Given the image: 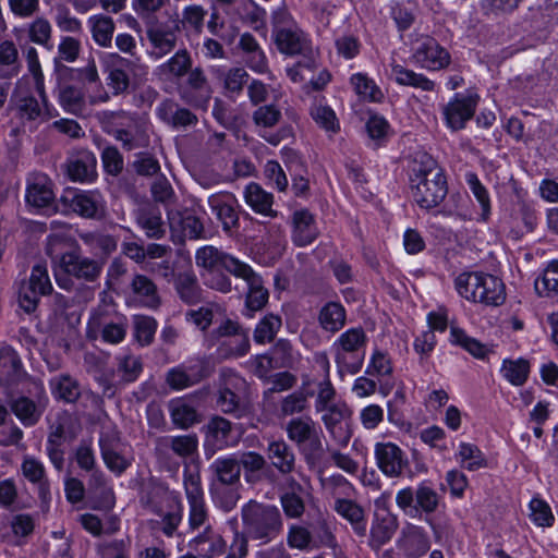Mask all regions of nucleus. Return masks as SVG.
<instances>
[{
	"label": "nucleus",
	"mask_w": 558,
	"mask_h": 558,
	"mask_svg": "<svg viewBox=\"0 0 558 558\" xmlns=\"http://www.w3.org/2000/svg\"><path fill=\"white\" fill-rule=\"evenodd\" d=\"M500 373L511 385L522 386L527 380L530 363L524 359H507L502 362Z\"/></svg>",
	"instance_id": "nucleus-54"
},
{
	"label": "nucleus",
	"mask_w": 558,
	"mask_h": 558,
	"mask_svg": "<svg viewBox=\"0 0 558 558\" xmlns=\"http://www.w3.org/2000/svg\"><path fill=\"white\" fill-rule=\"evenodd\" d=\"M126 319L123 316L111 315L105 307H98L88 320V337L97 338L111 344L120 343L126 336Z\"/></svg>",
	"instance_id": "nucleus-12"
},
{
	"label": "nucleus",
	"mask_w": 558,
	"mask_h": 558,
	"mask_svg": "<svg viewBox=\"0 0 558 558\" xmlns=\"http://www.w3.org/2000/svg\"><path fill=\"white\" fill-rule=\"evenodd\" d=\"M179 33V23L173 22L172 25L162 22L149 24L146 35L153 48L150 54L156 59H161L170 53L177 47Z\"/></svg>",
	"instance_id": "nucleus-18"
},
{
	"label": "nucleus",
	"mask_w": 558,
	"mask_h": 558,
	"mask_svg": "<svg viewBox=\"0 0 558 558\" xmlns=\"http://www.w3.org/2000/svg\"><path fill=\"white\" fill-rule=\"evenodd\" d=\"M35 520L28 513H15L8 520V531L4 538L14 546L24 545L34 533Z\"/></svg>",
	"instance_id": "nucleus-36"
},
{
	"label": "nucleus",
	"mask_w": 558,
	"mask_h": 558,
	"mask_svg": "<svg viewBox=\"0 0 558 558\" xmlns=\"http://www.w3.org/2000/svg\"><path fill=\"white\" fill-rule=\"evenodd\" d=\"M64 210H71L84 218H100L105 214L106 203L101 193L94 191L65 190L60 198Z\"/></svg>",
	"instance_id": "nucleus-13"
},
{
	"label": "nucleus",
	"mask_w": 558,
	"mask_h": 558,
	"mask_svg": "<svg viewBox=\"0 0 558 558\" xmlns=\"http://www.w3.org/2000/svg\"><path fill=\"white\" fill-rule=\"evenodd\" d=\"M465 182L470 191L481 206V220L487 221L490 216V197L487 189L482 184L478 177L474 172L465 173Z\"/></svg>",
	"instance_id": "nucleus-55"
},
{
	"label": "nucleus",
	"mask_w": 558,
	"mask_h": 558,
	"mask_svg": "<svg viewBox=\"0 0 558 558\" xmlns=\"http://www.w3.org/2000/svg\"><path fill=\"white\" fill-rule=\"evenodd\" d=\"M311 494L281 493L280 505L288 519H300L305 513V499Z\"/></svg>",
	"instance_id": "nucleus-62"
},
{
	"label": "nucleus",
	"mask_w": 558,
	"mask_h": 558,
	"mask_svg": "<svg viewBox=\"0 0 558 558\" xmlns=\"http://www.w3.org/2000/svg\"><path fill=\"white\" fill-rule=\"evenodd\" d=\"M246 204L255 211L265 216L275 217L277 213L272 209L274 196L266 192L259 184L250 183L244 191Z\"/></svg>",
	"instance_id": "nucleus-41"
},
{
	"label": "nucleus",
	"mask_w": 558,
	"mask_h": 558,
	"mask_svg": "<svg viewBox=\"0 0 558 558\" xmlns=\"http://www.w3.org/2000/svg\"><path fill=\"white\" fill-rule=\"evenodd\" d=\"M345 319V310L338 302H328L322 307L318 315L320 327L329 332L339 331L344 326Z\"/></svg>",
	"instance_id": "nucleus-48"
},
{
	"label": "nucleus",
	"mask_w": 558,
	"mask_h": 558,
	"mask_svg": "<svg viewBox=\"0 0 558 558\" xmlns=\"http://www.w3.org/2000/svg\"><path fill=\"white\" fill-rule=\"evenodd\" d=\"M477 106V96L457 93L452 99L442 107L446 125L452 131L462 130L465 123L474 116Z\"/></svg>",
	"instance_id": "nucleus-17"
},
{
	"label": "nucleus",
	"mask_w": 558,
	"mask_h": 558,
	"mask_svg": "<svg viewBox=\"0 0 558 558\" xmlns=\"http://www.w3.org/2000/svg\"><path fill=\"white\" fill-rule=\"evenodd\" d=\"M299 449L304 458V461L311 470H322L323 461L325 458V449L320 439V435L306 441L300 446Z\"/></svg>",
	"instance_id": "nucleus-60"
},
{
	"label": "nucleus",
	"mask_w": 558,
	"mask_h": 558,
	"mask_svg": "<svg viewBox=\"0 0 558 558\" xmlns=\"http://www.w3.org/2000/svg\"><path fill=\"white\" fill-rule=\"evenodd\" d=\"M241 519L246 536L262 545L275 541L283 530V518L279 508L254 499L242 506Z\"/></svg>",
	"instance_id": "nucleus-4"
},
{
	"label": "nucleus",
	"mask_w": 558,
	"mask_h": 558,
	"mask_svg": "<svg viewBox=\"0 0 558 558\" xmlns=\"http://www.w3.org/2000/svg\"><path fill=\"white\" fill-rule=\"evenodd\" d=\"M186 86L199 94L198 97H193L189 92H183V98L194 106H203L209 99L210 88L204 71L201 68L192 69L186 73Z\"/></svg>",
	"instance_id": "nucleus-45"
},
{
	"label": "nucleus",
	"mask_w": 558,
	"mask_h": 558,
	"mask_svg": "<svg viewBox=\"0 0 558 558\" xmlns=\"http://www.w3.org/2000/svg\"><path fill=\"white\" fill-rule=\"evenodd\" d=\"M241 486L209 484V495L214 506L226 513L232 511L241 498Z\"/></svg>",
	"instance_id": "nucleus-42"
},
{
	"label": "nucleus",
	"mask_w": 558,
	"mask_h": 558,
	"mask_svg": "<svg viewBox=\"0 0 558 558\" xmlns=\"http://www.w3.org/2000/svg\"><path fill=\"white\" fill-rule=\"evenodd\" d=\"M374 457L379 471L389 478L401 477L409 470L407 453L395 442L379 441L374 446Z\"/></svg>",
	"instance_id": "nucleus-14"
},
{
	"label": "nucleus",
	"mask_w": 558,
	"mask_h": 558,
	"mask_svg": "<svg viewBox=\"0 0 558 558\" xmlns=\"http://www.w3.org/2000/svg\"><path fill=\"white\" fill-rule=\"evenodd\" d=\"M412 194L424 209L437 207L447 195V181L437 161L428 154H418L412 169Z\"/></svg>",
	"instance_id": "nucleus-2"
},
{
	"label": "nucleus",
	"mask_w": 558,
	"mask_h": 558,
	"mask_svg": "<svg viewBox=\"0 0 558 558\" xmlns=\"http://www.w3.org/2000/svg\"><path fill=\"white\" fill-rule=\"evenodd\" d=\"M308 407V393L306 389L301 388L288 396L280 402V413L283 416H291L302 413Z\"/></svg>",
	"instance_id": "nucleus-64"
},
{
	"label": "nucleus",
	"mask_w": 558,
	"mask_h": 558,
	"mask_svg": "<svg viewBox=\"0 0 558 558\" xmlns=\"http://www.w3.org/2000/svg\"><path fill=\"white\" fill-rule=\"evenodd\" d=\"M282 325L281 318L275 314L265 315L256 325L253 333L254 341L259 344L271 342Z\"/></svg>",
	"instance_id": "nucleus-56"
},
{
	"label": "nucleus",
	"mask_w": 558,
	"mask_h": 558,
	"mask_svg": "<svg viewBox=\"0 0 558 558\" xmlns=\"http://www.w3.org/2000/svg\"><path fill=\"white\" fill-rule=\"evenodd\" d=\"M128 289L130 301L136 305L157 310L161 304L157 284L146 275H133Z\"/></svg>",
	"instance_id": "nucleus-20"
},
{
	"label": "nucleus",
	"mask_w": 558,
	"mask_h": 558,
	"mask_svg": "<svg viewBox=\"0 0 558 558\" xmlns=\"http://www.w3.org/2000/svg\"><path fill=\"white\" fill-rule=\"evenodd\" d=\"M235 277L243 279L247 284L246 308L251 312L260 311L267 304L269 298L262 277L248 264L242 266V269Z\"/></svg>",
	"instance_id": "nucleus-23"
},
{
	"label": "nucleus",
	"mask_w": 558,
	"mask_h": 558,
	"mask_svg": "<svg viewBox=\"0 0 558 558\" xmlns=\"http://www.w3.org/2000/svg\"><path fill=\"white\" fill-rule=\"evenodd\" d=\"M192 57L186 49L178 50L170 59L157 68L158 73L168 80H178L186 75L192 68Z\"/></svg>",
	"instance_id": "nucleus-44"
},
{
	"label": "nucleus",
	"mask_w": 558,
	"mask_h": 558,
	"mask_svg": "<svg viewBox=\"0 0 558 558\" xmlns=\"http://www.w3.org/2000/svg\"><path fill=\"white\" fill-rule=\"evenodd\" d=\"M302 388L306 389L308 397H314V409L316 413L332 407V404L342 402L338 400L336 388L330 378L306 377L302 381Z\"/></svg>",
	"instance_id": "nucleus-24"
},
{
	"label": "nucleus",
	"mask_w": 558,
	"mask_h": 558,
	"mask_svg": "<svg viewBox=\"0 0 558 558\" xmlns=\"http://www.w3.org/2000/svg\"><path fill=\"white\" fill-rule=\"evenodd\" d=\"M27 32L28 38L32 43L44 47H50L52 26L46 17L38 16L28 24Z\"/></svg>",
	"instance_id": "nucleus-63"
},
{
	"label": "nucleus",
	"mask_w": 558,
	"mask_h": 558,
	"mask_svg": "<svg viewBox=\"0 0 558 558\" xmlns=\"http://www.w3.org/2000/svg\"><path fill=\"white\" fill-rule=\"evenodd\" d=\"M21 471L29 483L38 486L39 498L47 502L50 499V488L44 463L35 457L25 456L21 464Z\"/></svg>",
	"instance_id": "nucleus-33"
},
{
	"label": "nucleus",
	"mask_w": 558,
	"mask_h": 558,
	"mask_svg": "<svg viewBox=\"0 0 558 558\" xmlns=\"http://www.w3.org/2000/svg\"><path fill=\"white\" fill-rule=\"evenodd\" d=\"M239 48L243 53L245 64L257 74H268L269 78H272V74L269 71L268 59L251 33H244L241 35L239 40Z\"/></svg>",
	"instance_id": "nucleus-25"
},
{
	"label": "nucleus",
	"mask_w": 558,
	"mask_h": 558,
	"mask_svg": "<svg viewBox=\"0 0 558 558\" xmlns=\"http://www.w3.org/2000/svg\"><path fill=\"white\" fill-rule=\"evenodd\" d=\"M7 373L5 390L11 412L26 426H34L40 420L48 398L41 380L28 375L17 353L11 347H2Z\"/></svg>",
	"instance_id": "nucleus-1"
},
{
	"label": "nucleus",
	"mask_w": 558,
	"mask_h": 558,
	"mask_svg": "<svg viewBox=\"0 0 558 558\" xmlns=\"http://www.w3.org/2000/svg\"><path fill=\"white\" fill-rule=\"evenodd\" d=\"M396 504L405 515L415 518L422 512L434 513L439 506V495L427 482H421L415 489L407 486L398 490Z\"/></svg>",
	"instance_id": "nucleus-11"
},
{
	"label": "nucleus",
	"mask_w": 558,
	"mask_h": 558,
	"mask_svg": "<svg viewBox=\"0 0 558 558\" xmlns=\"http://www.w3.org/2000/svg\"><path fill=\"white\" fill-rule=\"evenodd\" d=\"M14 110L27 120H35L41 114V107L29 92V81L22 77L17 81L15 90L11 97Z\"/></svg>",
	"instance_id": "nucleus-29"
},
{
	"label": "nucleus",
	"mask_w": 558,
	"mask_h": 558,
	"mask_svg": "<svg viewBox=\"0 0 558 558\" xmlns=\"http://www.w3.org/2000/svg\"><path fill=\"white\" fill-rule=\"evenodd\" d=\"M272 37L278 50L287 56H307L312 48L306 34L286 10L272 14Z\"/></svg>",
	"instance_id": "nucleus-8"
},
{
	"label": "nucleus",
	"mask_w": 558,
	"mask_h": 558,
	"mask_svg": "<svg viewBox=\"0 0 558 558\" xmlns=\"http://www.w3.org/2000/svg\"><path fill=\"white\" fill-rule=\"evenodd\" d=\"M209 472L210 484L241 485V469L235 454L215 459L209 465Z\"/></svg>",
	"instance_id": "nucleus-28"
},
{
	"label": "nucleus",
	"mask_w": 558,
	"mask_h": 558,
	"mask_svg": "<svg viewBox=\"0 0 558 558\" xmlns=\"http://www.w3.org/2000/svg\"><path fill=\"white\" fill-rule=\"evenodd\" d=\"M78 236L94 256H107L117 248L114 238L108 234L82 232Z\"/></svg>",
	"instance_id": "nucleus-50"
},
{
	"label": "nucleus",
	"mask_w": 558,
	"mask_h": 558,
	"mask_svg": "<svg viewBox=\"0 0 558 558\" xmlns=\"http://www.w3.org/2000/svg\"><path fill=\"white\" fill-rule=\"evenodd\" d=\"M195 264L202 268V272L218 270L221 267L235 277L246 263L216 246L205 245L196 251Z\"/></svg>",
	"instance_id": "nucleus-16"
},
{
	"label": "nucleus",
	"mask_w": 558,
	"mask_h": 558,
	"mask_svg": "<svg viewBox=\"0 0 558 558\" xmlns=\"http://www.w3.org/2000/svg\"><path fill=\"white\" fill-rule=\"evenodd\" d=\"M458 293L468 301L486 305H500L505 299V286L497 277L484 272H463L456 278Z\"/></svg>",
	"instance_id": "nucleus-6"
},
{
	"label": "nucleus",
	"mask_w": 558,
	"mask_h": 558,
	"mask_svg": "<svg viewBox=\"0 0 558 558\" xmlns=\"http://www.w3.org/2000/svg\"><path fill=\"white\" fill-rule=\"evenodd\" d=\"M26 202L37 208H48L54 201L52 183L44 173H35L28 179Z\"/></svg>",
	"instance_id": "nucleus-27"
},
{
	"label": "nucleus",
	"mask_w": 558,
	"mask_h": 558,
	"mask_svg": "<svg viewBox=\"0 0 558 558\" xmlns=\"http://www.w3.org/2000/svg\"><path fill=\"white\" fill-rule=\"evenodd\" d=\"M288 438L298 447L319 435L316 423L311 417H295L286 426Z\"/></svg>",
	"instance_id": "nucleus-46"
},
{
	"label": "nucleus",
	"mask_w": 558,
	"mask_h": 558,
	"mask_svg": "<svg viewBox=\"0 0 558 558\" xmlns=\"http://www.w3.org/2000/svg\"><path fill=\"white\" fill-rule=\"evenodd\" d=\"M134 216L137 226L145 232L147 238L161 239L166 234V223L162 220L159 208L144 205L135 210Z\"/></svg>",
	"instance_id": "nucleus-31"
},
{
	"label": "nucleus",
	"mask_w": 558,
	"mask_h": 558,
	"mask_svg": "<svg viewBox=\"0 0 558 558\" xmlns=\"http://www.w3.org/2000/svg\"><path fill=\"white\" fill-rule=\"evenodd\" d=\"M413 61L429 71H439L450 63L449 52L430 36H422L413 47Z\"/></svg>",
	"instance_id": "nucleus-15"
},
{
	"label": "nucleus",
	"mask_w": 558,
	"mask_h": 558,
	"mask_svg": "<svg viewBox=\"0 0 558 558\" xmlns=\"http://www.w3.org/2000/svg\"><path fill=\"white\" fill-rule=\"evenodd\" d=\"M174 289L182 302L192 305L202 301V289L192 272H181L174 280Z\"/></svg>",
	"instance_id": "nucleus-47"
},
{
	"label": "nucleus",
	"mask_w": 558,
	"mask_h": 558,
	"mask_svg": "<svg viewBox=\"0 0 558 558\" xmlns=\"http://www.w3.org/2000/svg\"><path fill=\"white\" fill-rule=\"evenodd\" d=\"M450 341L456 345H460L477 359H483L487 353V349L484 344L475 338L468 336L463 329L456 326H451L450 328Z\"/></svg>",
	"instance_id": "nucleus-58"
},
{
	"label": "nucleus",
	"mask_w": 558,
	"mask_h": 558,
	"mask_svg": "<svg viewBox=\"0 0 558 558\" xmlns=\"http://www.w3.org/2000/svg\"><path fill=\"white\" fill-rule=\"evenodd\" d=\"M391 73L399 85L411 86L424 92H432L435 88V83L424 74L416 73L401 64H393Z\"/></svg>",
	"instance_id": "nucleus-49"
},
{
	"label": "nucleus",
	"mask_w": 558,
	"mask_h": 558,
	"mask_svg": "<svg viewBox=\"0 0 558 558\" xmlns=\"http://www.w3.org/2000/svg\"><path fill=\"white\" fill-rule=\"evenodd\" d=\"M535 291L539 296H558V259L550 262L535 280Z\"/></svg>",
	"instance_id": "nucleus-51"
},
{
	"label": "nucleus",
	"mask_w": 558,
	"mask_h": 558,
	"mask_svg": "<svg viewBox=\"0 0 558 558\" xmlns=\"http://www.w3.org/2000/svg\"><path fill=\"white\" fill-rule=\"evenodd\" d=\"M203 347L207 350L215 348L213 357L219 362L240 359L251 349L248 330L238 322L225 318L216 328L204 335Z\"/></svg>",
	"instance_id": "nucleus-5"
},
{
	"label": "nucleus",
	"mask_w": 558,
	"mask_h": 558,
	"mask_svg": "<svg viewBox=\"0 0 558 558\" xmlns=\"http://www.w3.org/2000/svg\"><path fill=\"white\" fill-rule=\"evenodd\" d=\"M333 508L339 515L351 523L357 535H366L365 514L360 505L349 498H337Z\"/></svg>",
	"instance_id": "nucleus-39"
},
{
	"label": "nucleus",
	"mask_w": 558,
	"mask_h": 558,
	"mask_svg": "<svg viewBox=\"0 0 558 558\" xmlns=\"http://www.w3.org/2000/svg\"><path fill=\"white\" fill-rule=\"evenodd\" d=\"M198 439L196 435L166 436L157 440V450L165 452L171 449L181 458L191 457L197 450Z\"/></svg>",
	"instance_id": "nucleus-43"
},
{
	"label": "nucleus",
	"mask_w": 558,
	"mask_h": 558,
	"mask_svg": "<svg viewBox=\"0 0 558 558\" xmlns=\"http://www.w3.org/2000/svg\"><path fill=\"white\" fill-rule=\"evenodd\" d=\"M350 83L357 96L363 100L379 102L384 98L381 89L366 74H353L350 78Z\"/></svg>",
	"instance_id": "nucleus-52"
},
{
	"label": "nucleus",
	"mask_w": 558,
	"mask_h": 558,
	"mask_svg": "<svg viewBox=\"0 0 558 558\" xmlns=\"http://www.w3.org/2000/svg\"><path fill=\"white\" fill-rule=\"evenodd\" d=\"M168 409L172 423L181 429H187L199 421L196 407L192 400L185 398L172 399L169 401Z\"/></svg>",
	"instance_id": "nucleus-38"
},
{
	"label": "nucleus",
	"mask_w": 558,
	"mask_h": 558,
	"mask_svg": "<svg viewBox=\"0 0 558 558\" xmlns=\"http://www.w3.org/2000/svg\"><path fill=\"white\" fill-rule=\"evenodd\" d=\"M136 62L132 59L121 57L118 53H108L105 59V72L107 73V85L113 95H120L130 86L129 71H132Z\"/></svg>",
	"instance_id": "nucleus-19"
},
{
	"label": "nucleus",
	"mask_w": 558,
	"mask_h": 558,
	"mask_svg": "<svg viewBox=\"0 0 558 558\" xmlns=\"http://www.w3.org/2000/svg\"><path fill=\"white\" fill-rule=\"evenodd\" d=\"M189 547L202 558H216L226 553L227 542L213 526H207L189 541Z\"/></svg>",
	"instance_id": "nucleus-22"
},
{
	"label": "nucleus",
	"mask_w": 558,
	"mask_h": 558,
	"mask_svg": "<svg viewBox=\"0 0 558 558\" xmlns=\"http://www.w3.org/2000/svg\"><path fill=\"white\" fill-rule=\"evenodd\" d=\"M457 458L460 465L468 471H477L487 465V460L481 449L470 442L459 445Z\"/></svg>",
	"instance_id": "nucleus-53"
},
{
	"label": "nucleus",
	"mask_w": 558,
	"mask_h": 558,
	"mask_svg": "<svg viewBox=\"0 0 558 558\" xmlns=\"http://www.w3.org/2000/svg\"><path fill=\"white\" fill-rule=\"evenodd\" d=\"M87 26L90 31L94 41L102 47L110 48L112 46L116 24L112 17L105 14H94L88 17Z\"/></svg>",
	"instance_id": "nucleus-40"
},
{
	"label": "nucleus",
	"mask_w": 558,
	"mask_h": 558,
	"mask_svg": "<svg viewBox=\"0 0 558 558\" xmlns=\"http://www.w3.org/2000/svg\"><path fill=\"white\" fill-rule=\"evenodd\" d=\"M266 454L271 465L282 475L291 474L295 469V453L283 439L268 442Z\"/></svg>",
	"instance_id": "nucleus-30"
},
{
	"label": "nucleus",
	"mask_w": 558,
	"mask_h": 558,
	"mask_svg": "<svg viewBox=\"0 0 558 558\" xmlns=\"http://www.w3.org/2000/svg\"><path fill=\"white\" fill-rule=\"evenodd\" d=\"M397 530V521L393 517L386 514L377 519L371 529V541L376 546H383L391 539Z\"/></svg>",
	"instance_id": "nucleus-59"
},
{
	"label": "nucleus",
	"mask_w": 558,
	"mask_h": 558,
	"mask_svg": "<svg viewBox=\"0 0 558 558\" xmlns=\"http://www.w3.org/2000/svg\"><path fill=\"white\" fill-rule=\"evenodd\" d=\"M52 397L65 403H74L82 396L80 381L70 374H58L49 380Z\"/></svg>",
	"instance_id": "nucleus-35"
},
{
	"label": "nucleus",
	"mask_w": 558,
	"mask_h": 558,
	"mask_svg": "<svg viewBox=\"0 0 558 558\" xmlns=\"http://www.w3.org/2000/svg\"><path fill=\"white\" fill-rule=\"evenodd\" d=\"M208 205L226 233L230 234L239 227L238 199L233 194L229 192L213 194L208 197Z\"/></svg>",
	"instance_id": "nucleus-21"
},
{
	"label": "nucleus",
	"mask_w": 558,
	"mask_h": 558,
	"mask_svg": "<svg viewBox=\"0 0 558 558\" xmlns=\"http://www.w3.org/2000/svg\"><path fill=\"white\" fill-rule=\"evenodd\" d=\"M207 11L199 4H190L182 10L181 20L174 21L179 26L202 33Z\"/></svg>",
	"instance_id": "nucleus-61"
},
{
	"label": "nucleus",
	"mask_w": 558,
	"mask_h": 558,
	"mask_svg": "<svg viewBox=\"0 0 558 558\" xmlns=\"http://www.w3.org/2000/svg\"><path fill=\"white\" fill-rule=\"evenodd\" d=\"M171 499L168 487L161 483L151 482L144 487L141 504L153 513L163 514Z\"/></svg>",
	"instance_id": "nucleus-37"
},
{
	"label": "nucleus",
	"mask_w": 558,
	"mask_h": 558,
	"mask_svg": "<svg viewBox=\"0 0 558 558\" xmlns=\"http://www.w3.org/2000/svg\"><path fill=\"white\" fill-rule=\"evenodd\" d=\"M367 336L363 328L353 327L342 332L332 343V352L338 373L354 375L363 366Z\"/></svg>",
	"instance_id": "nucleus-7"
},
{
	"label": "nucleus",
	"mask_w": 558,
	"mask_h": 558,
	"mask_svg": "<svg viewBox=\"0 0 558 558\" xmlns=\"http://www.w3.org/2000/svg\"><path fill=\"white\" fill-rule=\"evenodd\" d=\"M207 437H209L219 448L229 446V438L232 430V424L227 418L216 415L209 420L206 425Z\"/></svg>",
	"instance_id": "nucleus-57"
},
{
	"label": "nucleus",
	"mask_w": 558,
	"mask_h": 558,
	"mask_svg": "<svg viewBox=\"0 0 558 558\" xmlns=\"http://www.w3.org/2000/svg\"><path fill=\"white\" fill-rule=\"evenodd\" d=\"M96 165L95 155L87 149H82L68 159L66 172L72 181L90 182L96 177Z\"/></svg>",
	"instance_id": "nucleus-26"
},
{
	"label": "nucleus",
	"mask_w": 558,
	"mask_h": 558,
	"mask_svg": "<svg viewBox=\"0 0 558 558\" xmlns=\"http://www.w3.org/2000/svg\"><path fill=\"white\" fill-rule=\"evenodd\" d=\"M102 263L99 260L83 257L76 253H62L54 277L59 288L68 291L75 289L77 291L72 302L81 304L93 300L94 290L85 286L75 287V282L71 277L87 282H95L100 277Z\"/></svg>",
	"instance_id": "nucleus-3"
},
{
	"label": "nucleus",
	"mask_w": 558,
	"mask_h": 558,
	"mask_svg": "<svg viewBox=\"0 0 558 558\" xmlns=\"http://www.w3.org/2000/svg\"><path fill=\"white\" fill-rule=\"evenodd\" d=\"M246 385V380L231 368H222L216 399L217 408L226 414H231L238 418L242 417L246 411L242 399Z\"/></svg>",
	"instance_id": "nucleus-10"
},
{
	"label": "nucleus",
	"mask_w": 558,
	"mask_h": 558,
	"mask_svg": "<svg viewBox=\"0 0 558 558\" xmlns=\"http://www.w3.org/2000/svg\"><path fill=\"white\" fill-rule=\"evenodd\" d=\"M206 376L203 362L199 361L197 365H179L171 368L167 373L166 380L171 388L180 390L193 386Z\"/></svg>",
	"instance_id": "nucleus-34"
},
{
	"label": "nucleus",
	"mask_w": 558,
	"mask_h": 558,
	"mask_svg": "<svg viewBox=\"0 0 558 558\" xmlns=\"http://www.w3.org/2000/svg\"><path fill=\"white\" fill-rule=\"evenodd\" d=\"M111 123L110 133L125 150L146 147L149 144L146 122L125 111L106 113Z\"/></svg>",
	"instance_id": "nucleus-9"
},
{
	"label": "nucleus",
	"mask_w": 558,
	"mask_h": 558,
	"mask_svg": "<svg viewBox=\"0 0 558 558\" xmlns=\"http://www.w3.org/2000/svg\"><path fill=\"white\" fill-rule=\"evenodd\" d=\"M292 241L298 246L310 245L318 235L314 216L306 209L294 211L292 216Z\"/></svg>",
	"instance_id": "nucleus-32"
}]
</instances>
